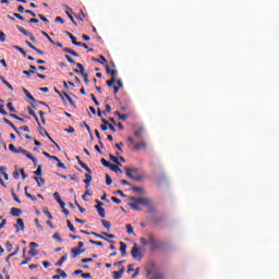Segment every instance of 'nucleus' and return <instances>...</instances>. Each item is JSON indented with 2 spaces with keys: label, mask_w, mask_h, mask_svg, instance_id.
<instances>
[{
  "label": "nucleus",
  "mask_w": 279,
  "mask_h": 279,
  "mask_svg": "<svg viewBox=\"0 0 279 279\" xmlns=\"http://www.w3.org/2000/svg\"><path fill=\"white\" fill-rule=\"evenodd\" d=\"M129 206L132 210H143L141 206H151V199L145 197H129Z\"/></svg>",
  "instance_id": "1"
},
{
  "label": "nucleus",
  "mask_w": 279,
  "mask_h": 279,
  "mask_svg": "<svg viewBox=\"0 0 279 279\" xmlns=\"http://www.w3.org/2000/svg\"><path fill=\"white\" fill-rule=\"evenodd\" d=\"M140 243L143 247H147V245H149L150 250H156L158 247V241L151 233H147L145 238H141Z\"/></svg>",
  "instance_id": "2"
},
{
  "label": "nucleus",
  "mask_w": 279,
  "mask_h": 279,
  "mask_svg": "<svg viewBox=\"0 0 279 279\" xmlns=\"http://www.w3.org/2000/svg\"><path fill=\"white\" fill-rule=\"evenodd\" d=\"M131 255L135 260H141L143 258V253L141 252L138 244L134 243Z\"/></svg>",
  "instance_id": "3"
},
{
  "label": "nucleus",
  "mask_w": 279,
  "mask_h": 279,
  "mask_svg": "<svg viewBox=\"0 0 279 279\" xmlns=\"http://www.w3.org/2000/svg\"><path fill=\"white\" fill-rule=\"evenodd\" d=\"M13 227L16 228V231H15L16 233H19L21 231L25 232V222L23 221L22 218H17L16 223H14Z\"/></svg>",
  "instance_id": "4"
},
{
  "label": "nucleus",
  "mask_w": 279,
  "mask_h": 279,
  "mask_svg": "<svg viewBox=\"0 0 279 279\" xmlns=\"http://www.w3.org/2000/svg\"><path fill=\"white\" fill-rule=\"evenodd\" d=\"M77 69H80L81 75L84 77L85 84H90V81L88 80V74L85 72L84 65L82 63H76Z\"/></svg>",
  "instance_id": "5"
},
{
  "label": "nucleus",
  "mask_w": 279,
  "mask_h": 279,
  "mask_svg": "<svg viewBox=\"0 0 279 279\" xmlns=\"http://www.w3.org/2000/svg\"><path fill=\"white\" fill-rule=\"evenodd\" d=\"M71 252H72V258H77V256H80V254H84V252H86V250L80 248L76 246V247H72Z\"/></svg>",
  "instance_id": "6"
},
{
  "label": "nucleus",
  "mask_w": 279,
  "mask_h": 279,
  "mask_svg": "<svg viewBox=\"0 0 279 279\" xmlns=\"http://www.w3.org/2000/svg\"><path fill=\"white\" fill-rule=\"evenodd\" d=\"M124 170L126 171V177H129L131 180H133L134 178V173H136V171H138V169L136 168H130V167H125Z\"/></svg>",
  "instance_id": "7"
},
{
  "label": "nucleus",
  "mask_w": 279,
  "mask_h": 279,
  "mask_svg": "<svg viewBox=\"0 0 279 279\" xmlns=\"http://www.w3.org/2000/svg\"><path fill=\"white\" fill-rule=\"evenodd\" d=\"M76 160H77L78 165H80L83 169H85V171H86L87 173H93V171H90V168H88V166H87L84 161H82V159H80V156H76Z\"/></svg>",
  "instance_id": "8"
},
{
  "label": "nucleus",
  "mask_w": 279,
  "mask_h": 279,
  "mask_svg": "<svg viewBox=\"0 0 279 279\" xmlns=\"http://www.w3.org/2000/svg\"><path fill=\"white\" fill-rule=\"evenodd\" d=\"M15 154H23L26 158H32V153L25 150L23 147H19Z\"/></svg>",
  "instance_id": "9"
},
{
  "label": "nucleus",
  "mask_w": 279,
  "mask_h": 279,
  "mask_svg": "<svg viewBox=\"0 0 279 279\" xmlns=\"http://www.w3.org/2000/svg\"><path fill=\"white\" fill-rule=\"evenodd\" d=\"M29 71L24 70L23 71V75H26L27 77H29L32 75V73H36V65H29Z\"/></svg>",
  "instance_id": "10"
},
{
  "label": "nucleus",
  "mask_w": 279,
  "mask_h": 279,
  "mask_svg": "<svg viewBox=\"0 0 279 279\" xmlns=\"http://www.w3.org/2000/svg\"><path fill=\"white\" fill-rule=\"evenodd\" d=\"M128 244H125L124 242H120V252L122 254V256H128Z\"/></svg>",
  "instance_id": "11"
},
{
  "label": "nucleus",
  "mask_w": 279,
  "mask_h": 279,
  "mask_svg": "<svg viewBox=\"0 0 279 279\" xmlns=\"http://www.w3.org/2000/svg\"><path fill=\"white\" fill-rule=\"evenodd\" d=\"M37 125H38L39 134L41 136H45V134H46V136H49V133L47 132V130H45V128H43V125H40V120H38Z\"/></svg>",
  "instance_id": "12"
},
{
  "label": "nucleus",
  "mask_w": 279,
  "mask_h": 279,
  "mask_svg": "<svg viewBox=\"0 0 279 279\" xmlns=\"http://www.w3.org/2000/svg\"><path fill=\"white\" fill-rule=\"evenodd\" d=\"M23 93H24V95L27 97V99H29L31 101H33V104H36V98H34V96H32V94L29 93V90H27L25 87L23 88Z\"/></svg>",
  "instance_id": "13"
},
{
  "label": "nucleus",
  "mask_w": 279,
  "mask_h": 279,
  "mask_svg": "<svg viewBox=\"0 0 279 279\" xmlns=\"http://www.w3.org/2000/svg\"><path fill=\"white\" fill-rule=\"evenodd\" d=\"M106 69H107L108 75H111V80H117V70H110L109 65H107Z\"/></svg>",
  "instance_id": "14"
},
{
  "label": "nucleus",
  "mask_w": 279,
  "mask_h": 279,
  "mask_svg": "<svg viewBox=\"0 0 279 279\" xmlns=\"http://www.w3.org/2000/svg\"><path fill=\"white\" fill-rule=\"evenodd\" d=\"M102 124L100 125V130H102V132H106V130H108L110 122H108V120H106L105 118H101Z\"/></svg>",
  "instance_id": "15"
},
{
  "label": "nucleus",
  "mask_w": 279,
  "mask_h": 279,
  "mask_svg": "<svg viewBox=\"0 0 279 279\" xmlns=\"http://www.w3.org/2000/svg\"><path fill=\"white\" fill-rule=\"evenodd\" d=\"M22 213L23 211L16 207L11 208V215H13V217H21Z\"/></svg>",
  "instance_id": "16"
},
{
  "label": "nucleus",
  "mask_w": 279,
  "mask_h": 279,
  "mask_svg": "<svg viewBox=\"0 0 279 279\" xmlns=\"http://www.w3.org/2000/svg\"><path fill=\"white\" fill-rule=\"evenodd\" d=\"M69 255H63L59 262L56 263L57 267H62V264L66 263Z\"/></svg>",
  "instance_id": "17"
},
{
  "label": "nucleus",
  "mask_w": 279,
  "mask_h": 279,
  "mask_svg": "<svg viewBox=\"0 0 279 279\" xmlns=\"http://www.w3.org/2000/svg\"><path fill=\"white\" fill-rule=\"evenodd\" d=\"M33 179L35 180V182H37V186L40 189V186H43V184H45V179H43L41 177H33Z\"/></svg>",
  "instance_id": "18"
},
{
  "label": "nucleus",
  "mask_w": 279,
  "mask_h": 279,
  "mask_svg": "<svg viewBox=\"0 0 279 279\" xmlns=\"http://www.w3.org/2000/svg\"><path fill=\"white\" fill-rule=\"evenodd\" d=\"M3 121L7 123V125H10L14 130V132H16V134H19V129H16L12 121H10L8 118H3Z\"/></svg>",
  "instance_id": "19"
},
{
  "label": "nucleus",
  "mask_w": 279,
  "mask_h": 279,
  "mask_svg": "<svg viewBox=\"0 0 279 279\" xmlns=\"http://www.w3.org/2000/svg\"><path fill=\"white\" fill-rule=\"evenodd\" d=\"M65 14L69 16V19L72 21L74 25H77V22H75V19H73V15L71 14V8H66Z\"/></svg>",
  "instance_id": "20"
},
{
  "label": "nucleus",
  "mask_w": 279,
  "mask_h": 279,
  "mask_svg": "<svg viewBox=\"0 0 279 279\" xmlns=\"http://www.w3.org/2000/svg\"><path fill=\"white\" fill-rule=\"evenodd\" d=\"M94 62H98L99 64H106V62H108V60H106L105 56H100V59L97 58H93L92 59Z\"/></svg>",
  "instance_id": "21"
},
{
  "label": "nucleus",
  "mask_w": 279,
  "mask_h": 279,
  "mask_svg": "<svg viewBox=\"0 0 279 279\" xmlns=\"http://www.w3.org/2000/svg\"><path fill=\"white\" fill-rule=\"evenodd\" d=\"M111 171H113L114 173H123V170H121V168H119V166L112 165L109 168Z\"/></svg>",
  "instance_id": "22"
},
{
  "label": "nucleus",
  "mask_w": 279,
  "mask_h": 279,
  "mask_svg": "<svg viewBox=\"0 0 279 279\" xmlns=\"http://www.w3.org/2000/svg\"><path fill=\"white\" fill-rule=\"evenodd\" d=\"M0 80H1L2 84H4L9 89L14 90V87L12 86V84H10V83L5 80V77L0 76Z\"/></svg>",
  "instance_id": "23"
},
{
  "label": "nucleus",
  "mask_w": 279,
  "mask_h": 279,
  "mask_svg": "<svg viewBox=\"0 0 279 279\" xmlns=\"http://www.w3.org/2000/svg\"><path fill=\"white\" fill-rule=\"evenodd\" d=\"M26 45H27V47H29L31 49H33L34 51H36L37 53H40V56H43V53H44L43 50L36 48L34 45H32V43L26 41Z\"/></svg>",
  "instance_id": "24"
},
{
  "label": "nucleus",
  "mask_w": 279,
  "mask_h": 279,
  "mask_svg": "<svg viewBox=\"0 0 279 279\" xmlns=\"http://www.w3.org/2000/svg\"><path fill=\"white\" fill-rule=\"evenodd\" d=\"M0 173H2L4 180H10V175H8V172H5V167L0 166Z\"/></svg>",
  "instance_id": "25"
},
{
  "label": "nucleus",
  "mask_w": 279,
  "mask_h": 279,
  "mask_svg": "<svg viewBox=\"0 0 279 279\" xmlns=\"http://www.w3.org/2000/svg\"><path fill=\"white\" fill-rule=\"evenodd\" d=\"M92 173H86L85 174V180H84V184H90V182H93V175H90Z\"/></svg>",
  "instance_id": "26"
},
{
  "label": "nucleus",
  "mask_w": 279,
  "mask_h": 279,
  "mask_svg": "<svg viewBox=\"0 0 279 279\" xmlns=\"http://www.w3.org/2000/svg\"><path fill=\"white\" fill-rule=\"evenodd\" d=\"M16 27H17L19 32H21V34H24V36H31L32 33L29 31L25 29L22 26H16Z\"/></svg>",
  "instance_id": "27"
},
{
  "label": "nucleus",
  "mask_w": 279,
  "mask_h": 279,
  "mask_svg": "<svg viewBox=\"0 0 279 279\" xmlns=\"http://www.w3.org/2000/svg\"><path fill=\"white\" fill-rule=\"evenodd\" d=\"M97 213L101 219H106V209L104 207L98 208Z\"/></svg>",
  "instance_id": "28"
},
{
  "label": "nucleus",
  "mask_w": 279,
  "mask_h": 279,
  "mask_svg": "<svg viewBox=\"0 0 279 279\" xmlns=\"http://www.w3.org/2000/svg\"><path fill=\"white\" fill-rule=\"evenodd\" d=\"M28 114L34 117L35 121L38 123V116H36V112L32 109V107H28Z\"/></svg>",
  "instance_id": "29"
},
{
  "label": "nucleus",
  "mask_w": 279,
  "mask_h": 279,
  "mask_svg": "<svg viewBox=\"0 0 279 279\" xmlns=\"http://www.w3.org/2000/svg\"><path fill=\"white\" fill-rule=\"evenodd\" d=\"M145 147H147V144L145 142H140L137 144H135V149H145Z\"/></svg>",
  "instance_id": "30"
},
{
  "label": "nucleus",
  "mask_w": 279,
  "mask_h": 279,
  "mask_svg": "<svg viewBox=\"0 0 279 279\" xmlns=\"http://www.w3.org/2000/svg\"><path fill=\"white\" fill-rule=\"evenodd\" d=\"M101 166L102 167H107L108 169H110V167H112V163H110L108 160H106L105 158L100 159Z\"/></svg>",
  "instance_id": "31"
},
{
  "label": "nucleus",
  "mask_w": 279,
  "mask_h": 279,
  "mask_svg": "<svg viewBox=\"0 0 279 279\" xmlns=\"http://www.w3.org/2000/svg\"><path fill=\"white\" fill-rule=\"evenodd\" d=\"M26 197L28 199H32V202H36V196L32 195L29 192H27V186L24 189Z\"/></svg>",
  "instance_id": "32"
},
{
  "label": "nucleus",
  "mask_w": 279,
  "mask_h": 279,
  "mask_svg": "<svg viewBox=\"0 0 279 279\" xmlns=\"http://www.w3.org/2000/svg\"><path fill=\"white\" fill-rule=\"evenodd\" d=\"M9 117H12V119H15L16 121H20L21 123H25V119L20 118L19 116L14 113H10Z\"/></svg>",
  "instance_id": "33"
},
{
  "label": "nucleus",
  "mask_w": 279,
  "mask_h": 279,
  "mask_svg": "<svg viewBox=\"0 0 279 279\" xmlns=\"http://www.w3.org/2000/svg\"><path fill=\"white\" fill-rule=\"evenodd\" d=\"M56 274H59L60 278H63V279L66 278V272L64 270L60 269V268H58L56 270Z\"/></svg>",
  "instance_id": "34"
},
{
  "label": "nucleus",
  "mask_w": 279,
  "mask_h": 279,
  "mask_svg": "<svg viewBox=\"0 0 279 279\" xmlns=\"http://www.w3.org/2000/svg\"><path fill=\"white\" fill-rule=\"evenodd\" d=\"M11 195H12L13 199H14L17 204H21V199L19 198V196L16 195V193L14 192V190H11Z\"/></svg>",
  "instance_id": "35"
},
{
  "label": "nucleus",
  "mask_w": 279,
  "mask_h": 279,
  "mask_svg": "<svg viewBox=\"0 0 279 279\" xmlns=\"http://www.w3.org/2000/svg\"><path fill=\"white\" fill-rule=\"evenodd\" d=\"M43 36H45L46 38H48L49 43L51 45H56V41L52 40V38L49 36V34H47L45 31L41 32Z\"/></svg>",
  "instance_id": "36"
},
{
  "label": "nucleus",
  "mask_w": 279,
  "mask_h": 279,
  "mask_svg": "<svg viewBox=\"0 0 279 279\" xmlns=\"http://www.w3.org/2000/svg\"><path fill=\"white\" fill-rule=\"evenodd\" d=\"M89 243L92 245H98L99 247H104V242L95 241V240H89Z\"/></svg>",
  "instance_id": "37"
},
{
  "label": "nucleus",
  "mask_w": 279,
  "mask_h": 279,
  "mask_svg": "<svg viewBox=\"0 0 279 279\" xmlns=\"http://www.w3.org/2000/svg\"><path fill=\"white\" fill-rule=\"evenodd\" d=\"M114 84H117V78H111L110 81H107V86H109V88H112Z\"/></svg>",
  "instance_id": "38"
},
{
  "label": "nucleus",
  "mask_w": 279,
  "mask_h": 279,
  "mask_svg": "<svg viewBox=\"0 0 279 279\" xmlns=\"http://www.w3.org/2000/svg\"><path fill=\"white\" fill-rule=\"evenodd\" d=\"M19 254V246L16 247V250L11 253L8 257H7V263L10 260V258H12L13 256H16Z\"/></svg>",
  "instance_id": "39"
},
{
  "label": "nucleus",
  "mask_w": 279,
  "mask_h": 279,
  "mask_svg": "<svg viewBox=\"0 0 279 279\" xmlns=\"http://www.w3.org/2000/svg\"><path fill=\"white\" fill-rule=\"evenodd\" d=\"M38 19H40V21H43L44 23H46V25H49V20L47 17H45V15L43 14H38Z\"/></svg>",
  "instance_id": "40"
},
{
  "label": "nucleus",
  "mask_w": 279,
  "mask_h": 279,
  "mask_svg": "<svg viewBox=\"0 0 279 279\" xmlns=\"http://www.w3.org/2000/svg\"><path fill=\"white\" fill-rule=\"evenodd\" d=\"M53 197H54V199H56V202H57L58 204H60V202H62V198L60 197V193L54 192V193H53Z\"/></svg>",
  "instance_id": "41"
},
{
  "label": "nucleus",
  "mask_w": 279,
  "mask_h": 279,
  "mask_svg": "<svg viewBox=\"0 0 279 279\" xmlns=\"http://www.w3.org/2000/svg\"><path fill=\"white\" fill-rule=\"evenodd\" d=\"M126 232L128 234H134V227H132V225H126Z\"/></svg>",
  "instance_id": "42"
},
{
  "label": "nucleus",
  "mask_w": 279,
  "mask_h": 279,
  "mask_svg": "<svg viewBox=\"0 0 279 279\" xmlns=\"http://www.w3.org/2000/svg\"><path fill=\"white\" fill-rule=\"evenodd\" d=\"M143 132H145V129L140 128V129H137V130L134 132V135H135L136 137H138V136H141V134H143Z\"/></svg>",
  "instance_id": "43"
},
{
  "label": "nucleus",
  "mask_w": 279,
  "mask_h": 279,
  "mask_svg": "<svg viewBox=\"0 0 279 279\" xmlns=\"http://www.w3.org/2000/svg\"><path fill=\"white\" fill-rule=\"evenodd\" d=\"M101 223L104 226V228H106L107 230H110V222L108 220H101Z\"/></svg>",
  "instance_id": "44"
},
{
  "label": "nucleus",
  "mask_w": 279,
  "mask_h": 279,
  "mask_svg": "<svg viewBox=\"0 0 279 279\" xmlns=\"http://www.w3.org/2000/svg\"><path fill=\"white\" fill-rule=\"evenodd\" d=\"M35 175H43V166H38L37 170L34 172Z\"/></svg>",
  "instance_id": "45"
},
{
  "label": "nucleus",
  "mask_w": 279,
  "mask_h": 279,
  "mask_svg": "<svg viewBox=\"0 0 279 279\" xmlns=\"http://www.w3.org/2000/svg\"><path fill=\"white\" fill-rule=\"evenodd\" d=\"M14 49H16V51H20V53H22L24 57L27 56V52H25V50L19 46H14Z\"/></svg>",
  "instance_id": "46"
},
{
  "label": "nucleus",
  "mask_w": 279,
  "mask_h": 279,
  "mask_svg": "<svg viewBox=\"0 0 279 279\" xmlns=\"http://www.w3.org/2000/svg\"><path fill=\"white\" fill-rule=\"evenodd\" d=\"M68 223V228L71 230V232H75V227L73 226V223H71V220H66Z\"/></svg>",
  "instance_id": "47"
},
{
  "label": "nucleus",
  "mask_w": 279,
  "mask_h": 279,
  "mask_svg": "<svg viewBox=\"0 0 279 279\" xmlns=\"http://www.w3.org/2000/svg\"><path fill=\"white\" fill-rule=\"evenodd\" d=\"M7 108H9L10 112H16V109L14 108V106L12 105V102H8V104H7Z\"/></svg>",
  "instance_id": "48"
},
{
  "label": "nucleus",
  "mask_w": 279,
  "mask_h": 279,
  "mask_svg": "<svg viewBox=\"0 0 279 279\" xmlns=\"http://www.w3.org/2000/svg\"><path fill=\"white\" fill-rule=\"evenodd\" d=\"M112 110V107H110V105H106L105 106V110L102 111V114H107L108 112H110Z\"/></svg>",
  "instance_id": "49"
},
{
  "label": "nucleus",
  "mask_w": 279,
  "mask_h": 279,
  "mask_svg": "<svg viewBox=\"0 0 279 279\" xmlns=\"http://www.w3.org/2000/svg\"><path fill=\"white\" fill-rule=\"evenodd\" d=\"M52 239H54V241H58L59 243H62V239L60 238V234L59 233H54L52 235Z\"/></svg>",
  "instance_id": "50"
},
{
  "label": "nucleus",
  "mask_w": 279,
  "mask_h": 279,
  "mask_svg": "<svg viewBox=\"0 0 279 279\" xmlns=\"http://www.w3.org/2000/svg\"><path fill=\"white\" fill-rule=\"evenodd\" d=\"M96 204H97L95 205L96 210H99V208H102L101 206H104V203L100 202L99 199H96Z\"/></svg>",
  "instance_id": "51"
},
{
  "label": "nucleus",
  "mask_w": 279,
  "mask_h": 279,
  "mask_svg": "<svg viewBox=\"0 0 279 279\" xmlns=\"http://www.w3.org/2000/svg\"><path fill=\"white\" fill-rule=\"evenodd\" d=\"M113 278L121 279V278H123V275H121V272H119V271H113Z\"/></svg>",
  "instance_id": "52"
},
{
  "label": "nucleus",
  "mask_w": 279,
  "mask_h": 279,
  "mask_svg": "<svg viewBox=\"0 0 279 279\" xmlns=\"http://www.w3.org/2000/svg\"><path fill=\"white\" fill-rule=\"evenodd\" d=\"M64 132H68V134H75V129L70 126L69 129H64Z\"/></svg>",
  "instance_id": "53"
},
{
  "label": "nucleus",
  "mask_w": 279,
  "mask_h": 279,
  "mask_svg": "<svg viewBox=\"0 0 279 279\" xmlns=\"http://www.w3.org/2000/svg\"><path fill=\"white\" fill-rule=\"evenodd\" d=\"M149 279H162V275L155 272Z\"/></svg>",
  "instance_id": "54"
},
{
  "label": "nucleus",
  "mask_w": 279,
  "mask_h": 279,
  "mask_svg": "<svg viewBox=\"0 0 279 279\" xmlns=\"http://www.w3.org/2000/svg\"><path fill=\"white\" fill-rule=\"evenodd\" d=\"M27 158H28L29 160H32L35 166L38 165V158L32 156V154H31V157H27Z\"/></svg>",
  "instance_id": "55"
},
{
  "label": "nucleus",
  "mask_w": 279,
  "mask_h": 279,
  "mask_svg": "<svg viewBox=\"0 0 279 279\" xmlns=\"http://www.w3.org/2000/svg\"><path fill=\"white\" fill-rule=\"evenodd\" d=\"M132 191H134L135 193H143V187H137V186H133Z\"/></svg>",
  "instance_id": "56"
},
{
  "label": "nucleus",
  "mask_w": 279,
  "mask_h": 279,
  "mask_svg": "<svg viewBox=\"0 0 279 279\" xmlns=\"http://www.w3.org/2000/svg\"><path fill=\"white\" fill-rule=\"evenodd\" d=\"M106 184L107 186H110V184H112V179L108 174H106Z\"/></svg>",
  "instance_id": "57"
},
{
  "label": "nucleus",
  "mask_w": 279,
  "mask_h": 279,
  "mask_svg": "<svg viewBox=\"0 0 279 279\" xmlns=\"http://www.w3.org/2000/svg\"><path fill=\"white\" fill-rule=\"evenodd\" d=\"M9 149H10V151H13V154H16V151H17V148L14 146V144H10Z\"/></svg>",
  "instance_id": "58"
},
{
  "label": "nucleus",
  "mask_w": 279,
  "mask_h": 279,
  "mask_svg": "<svg viewBox=\"0 0 279 279\" xmlns=\"http://www.w3.org/2000/svg\"><path fill=\"white\" fill-rule=\"evenodd\" d=\"M65 60H68L70 64H75V60H73L69 54H65Z\"/></svg>",
  "instance_id": "59"
},
{
  "label": "nucleus",
  "mask_w": 279,
  "mask_h": 279,
  "mask_svg": "<svg viewBox=\"0 0 279 279\" xmlns=\"http://www.w3.org/2000/svg\"><path fill=\"white\" fill-rule=\"evenodd\" d=\"M63 95H64V97L68 99V101H69L71 105L74 104V102H73V98H71V96H69V94L63 93Z\"/></svg>",
  "instance_id": "60"
},
{
  "label": "nucleus",
  "mask_w": 279,
  "mask_h": 279,
  "mask_svg": "<svg viewBox=\"0 0 279 279\" xmlns=\"http://www.w3.org/2000/svg\"><path fill=\"white\" fill-rule=\"evenodd\" d=\"M3 108H4V106L0 105V114H4V117H7L8 111H5V109H3Z\"/></svg>",
  "instance_id": "61"
},
{
  "label": "nucleus",
  "mask_w": 279,
  "mask_h": 279,
  "mask_svg": "<svg viewBox=\"0 0 279 279\" xmlns=\"http://www.w3.org/2000/svg\"><path fill=\"white\" fill-rule=\"evenodd\" d=\"M0 43H5V33L0 32Z\"/></svg>",
  "instance_id": "62"
},
{
  "label": "nucleus",
  "mask_w": 279,
  "mask_h": 279,
  "mask_svg": "<svg viewBox=\"0 0 279 279\" xmlns=\"http://www.w3.org/2000/svg\"><path fill=\"white\" fill-rule=\"evenodd\" d=\"M111 202H113L114 204H121V199H119V198L116 197V196H112V197H111Z\"/></svg>",
  "instance_id": "63"
},
{
  "label": "nucleus",
  "mask_w": 279,
  "mask_h": 279,
  "mask_svg": "<svg viewBox=\"0 0 279 279\" xmlns=\"http://www.w3.org/2000/svg\"><path fill=\"white\" fill-rule=\"evenodd\" d=\"M5 247H7V251H8V252H12V243L7 242V243H5Z\"/></svg>",
  "instance_id": "64"
}]
</instances>
